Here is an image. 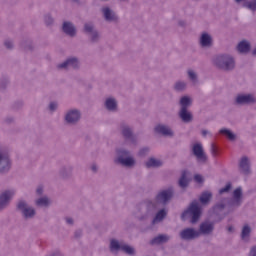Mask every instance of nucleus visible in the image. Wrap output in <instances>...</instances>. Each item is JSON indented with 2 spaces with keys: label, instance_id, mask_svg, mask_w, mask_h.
I'll return each mask as SVG.
<instances>
[{
  "label": "nucleus",
  "instance_id": "nucleus-62",
  "mask_svg": "<svg viewBox=\"0 0 256 256\" xmlns=\"http://www.w3.org/2000/svg\"><path fill=\"white\" fill-rule=\"evenodd\" d=\"M252 54L256 55V47L253 49Z\"/></svg>",
  "mask_w": 256,
  "mask_h": 256
},
{
  "label": "nucleus",
  "instance_id": "nucleus-40",
  "mask_svg": "<svg viewBox=\"0 0 256 256\" xmlns=\"http://www.w3.org/2000/svg\"><path fill=\"white\" fill-rule=\"evenodd\" d=\"M123 253H126V255H135V248L132 246H129V244H126L125 242L122 244V250Z\"/></svg>",
  "mask_w": 256,
  "mask_h": 256
},
{
  "label": "nucleus",
  "instance_id": "nucleus-4",
  "mask_svg": "<svg viewBox=\"0 0 256 256\" xmlns=\"http://www.w3.org/2000/svg\"><path fill=\"white\" fill-rule=\"evenodd\" d=\"M213 65L221 71H233L235 69V58L231 54H219L214 56Z\"/></svg>",
  "mask_w": 256,
  "mask_h": 256
},
{
  "label": "nucleus",
  "instance_id": "nucleus-55",
  "mask_svg": "<svg viewBox=\"0 0 256 256\" xmlns=\"http://www.w3.org/2000/svg\"><path fill=\"white\" fill-rule=\"evenodd\" d=\"M65 221H66L67 225H73L75 223V221L71 217H66Z\"/></svg>",
  "mask_w": 256,
  "mask_h": 256
},
{
  "label": "nucleus",
  "instance_id": "nucleus-54",
  "mask_svg": "<svg viewBox=\"0 0 256 256\" xmlns=\"http://www.w3.org/2000/svg\"><path fill=\"white\" fill-rule=\"evenodd\" d=\"M248 256H256V245L250 248Z\"/></svg>",
  "mask_w": 256,
  "mask_h": 256
},
{
  "label": "nucleus",
  "instance_id": "nucleus-6",
  "mask_svg": "<svg viewBox=\"0 0 256 256\" xmlns=\"http://www.w3.org/2000/svg\"><path fill=\"white\" fill-rule=\"evenodd\" d=\"M119 130L124 141L130 143V145H137L139 143L137 135L133 132V126L129 125V123L125 121L120 122Z\"/></svg>",
  "mask_w": 256,
  "mask_h": 256
},
{
  "label": "nucleus",
  "instance_id": "nucleus-41",
  "mask_svg": "<svg viewBox=\"0 0 256 256\" xmlns=\"http://www.w3.org/2000/svg\"><path fill=\"white\" fill-rule=\"evenodd\" d=\"M44 23L46 27H53V23H55V19L50 13L44 15Z\"/></svg>",
  "mask_w": 256,
  "mask_h": 256
},
{
  "label": "nucleus",
  "instance_id": "nucleus-60",
  "mask_svg": "<svg viewBox=\"0 0 256 256\" xmlns=\"http://www.w3.org/2000/svg\"><path fill=\"white\" fill-rule=\"evenodd\" d=\"M227 231L228 233H233V231H235V228L233 226H228Z\"/></svg>",
  "mask_w": 256,
  "mask_h": 256
},
{
  "label": "nucleus",
  "instance_id": "nucleus-14",
  "mask_svg": "<svg viewBox=\"0 0 256 256\" xmlns=\"http://www.w3.org/2000/svg\"><path fill=\"white\" fill-rule=\"evenodd\" d=\"M213 231H215V224L213 222H202L199 226V229L197 230L198 237H200L201 235H211Z\"/></svg>",
  "mask_w": 256,
  "mask_h": 256
},
{
  "label": "nucleus",
  "instance_id": "nucleus-51",
  "mask_svg": "<svg viewBox=\"0 0 256 256\" xmlns=\"http://www.w3.org/2000/svg\"><path fill=\"white\" fill-rule=\"evenodd\" d=\"M211 153L214 157H217L218 155V150H217V146H215V144H211Z\"/></svg>",
  "mask_w": 256,
  "mask_h": 256
},
{
  "label": "nucleus",
  "instance_id": "nucleus-1",
  "mask_svg": "<svg viewBox=\"0 0 256 256\" xmlns=\"http://www.w3.org/2000/svg\"><path fill=\"white\" fill-rule=\"evenodd\" d=\"M174 195L175 190L171 187L159 191L154 200L147 199L140 202L133 211V217L140 223H147V221H151L158 209L166 207V205L171 203V199H173Z\"/></svg>",
  "mask_w": 256,
  "mask_h": 256
},
{
  "label": "nucleus",
  "instance_id": "nucleus-10",
  "mask_svg": "<svg viewBox=\"0 0 256 256\" xmlns=\"http://www.w3.org/2000/svg\"><path fill=\"white\" fill-rule=\"evenodd\" d=\"M81 111L77 108H70L64 114L66 125H77L81 121Z\"/></svg>",
  "mask_w": 256,
  "mask_h": 256
},
{
  "label": "nucleus",
  "instance_id": "nucleus-27",
  "mask_svg": "<svg viewBox=\"0 0 256 256\" xmlns=\"http://www.w3.org/2000/svg\"><path fill=\"white\" fill-rule=\"evenodd\" d=\"M171 240V236L167 234H160L156 237H154L151 240V245H163V243H168Z\"/></svg>",
  "mask_w": 256,
  "mask_h": 256
},
{
  "label": "nucleus",
  "instance_id": "nucleus-13",
  "mask_svg": "<svg viewBox=\"0 0 256 256\" xmlns=\"http://www.w3.org/2000/svg\"><path fill=\"white\" fill-rule=\"evenodd\" d=\"M179 237L182 241H195L199 239V232L193 227H187L180 231Z\"/></svg>",
  "mask_w": 256,
  "mask_h": 256
},
{
  "label": "nucleus",
  "instance_id": "nucleus-21",
  "mask_svg": "<svg viewBox=\"0 0 256 256\" xmlns=\"http://www.w3.org/2000/svg\"><path fill=\"white\" fill-rule=\"evenodd\" d=\"M240 173L243 175H251V163L249 162V157L244 156L239 162Z\"/></svg>",
  "mask_w": 256,
  "mask_h": 256
},
{
  "label": "nucleus",
  "instance_id": "nucleus-26",
  "mask_svg": "<svg viewBox=\"0 0 256 256\" xmlns=\"http://www.w3.org/2000/svg\"><path fill=\"white\" fill-rule=\"evenodd\" d=\"M123 243V241L119 242V240L112 238L109 244L110 253H119L123 248Z\"/></svg>",
  "mask_w": 256,
  "mask_h": 256
},
{
  "label": "nucleus",
  "instance_id": "nucleus-15",
  "mask_svg": "<svg viewBox=\"0 0 256 256\" xmlns=\"http://www.w3.org/2000/svg\"><path fill=\"white\" fill-rule=\"evenodd\" d=\"M243 189L241 187H238L234 190L232 198H230V203L233 206V208L239 209V206L243 203Z\"/></svg>",
  "mask_w": 256,
  "mask_h": 256
},
{
  "label": "nucleus",
  "instance_id": "nucleus-24",
  "mask_svg": "<svg viewBox=\"0 0 256 256\" xmlns=\"http://www.w3.org/2000/svg\"><path fill=\"white\" fill-rule=\"evenodd\" d=\"M178 117L183 123H191L193 121V114L186 108H180Z\"/></svg>",
  "mask_w": 256,
  "mask_h": 256
},
{
  "label": "nucleus",
  "instance_id": "nucleus-45",
  "mask_svg": "<svg viewBox=\"0 0 256 256\" xmlns=\"http://www.w3.org/2000/svg\"><path fill=\"white\" fill-rule=\"evenodd\" d=\"M151 148L149 147H143L140 148V150L138 151V157H147V154L150 153Z\"/></svg>",
  "mask_w": 256,
  "mask_h": 256
},
{
  "label": "nucleus",
  "instance_id": "nucleus-48",
  "mask_svg": "<svg viewBox=\"0 0 256 256\" xmlns=\"http://www.w3.org/2000/svg\"><path fill=\"white\" fill-rule=\"evenodd\" d=\"M7 85H9V80L7 78H4L0 81V89H7Z\"/></svg>",
  "mask_w": 256,
  "mask_h": 256
},
{
  "label": "nucleus",
  "instance_id": "nucleus-39",
  "mask_svg": "<svg viewBox=\"0 0 256 256\" xmlns=\"http://www.w3.org/2000/svg\"><path fill=\"white\" fill-rule=\"evenodd\" d=\"M95 31L97 30L95 29V24L93 22H86L84 24V33H86V35H90Z\"/></svg>",
  "mask_w": 256,
  "mask_h": 256
},
{
  "label": "nucleus",
  "instance_id": "nucleus-56",
  "mask_svg": "<svg viewBox=\"0 0 256 256\" xmlns=\"http://www.w3.org/2000/svg\"><path fill=\"white\" fill-rule=\"evenodd\" d=\"M36 194L41 196L43 195V186H38L36 189Z\"/></svg>",
  "mask_w": 256,
  "mask_h": 256
},
{
  "label": "nucleus",
  "instance_id": "nucleus-36",
  "mask_svg": "<svg viewBox=\"0 0 256 256\" xmlns=\"http://www.w3.org/2000/svg\"><path fill=\"white\" fill-rule=\"evenodd\" d=\"M213 197V194L211 192H203L199 198V201L202 205H207L209 201H211V198Z\"/></svg>",
  "mask_w": 256,
  "mask_h": 256
},
{
  "label": "nucleus",
  "instance_id": "nucleus-32",
  "mask_svg": "<svg viewBox=\"0 0 256 256\" xmlns=\"http://www.w3.org/2000/svg\"><path fill=\"white\" fill-rule=\"evenodd\" d=\"M250 237H251V226L246 224L242 228L241 239H242V241H245V243H249Z\"/></svg>",
  "mask_w": 256,
  "mask_h": 256
},
{
  "label": "nucleus",
  "instance_id": "nucleus-37",
  "mask_svg": "<svg viewBox=\"0 0 256 256\" xmlns=\"http://www.w3.org/2000/svg\"><path fill=\"white\" fill-rule=\"evenodd\" d=\"M180 109H187L188 107H191V98L189 96H183L180 98Z\"/></svg>",
  "mask_w": 256,
  "mask_h": 256
},
{
  "label": "nucleus",
  "instance_id": "nucleus-30",
  "mask_svg": "<svg viewBox=\"0 0 256 256\" xmlns=\"http://www.w3.org/2000/svg\"><path fill=\"white\" fill-rule=\"evenodd\" d=\"M237 51H239V53H249V51H251V43L247 40H242L237 45Z\"/></svg>",
  "mask_w": 256,
  "mask_h": 256
},
{
  "label": "nucleus",
  "instance_id": "nucleus-35",
  "mask_svg": "<svg viewBox=\"0 0 256 256\" xmlns=\"http://www.w3.org/2000/svg\"><path fill=\"white\" fill-rule=\"evenodd\" d=\"M187 75H188L189 81H191L193 85H197V83H199V75H197V72H195V70L188 69Z\"/></svg>",
  "mask_w": 256,
  "mask_h": 256
},
{
  "label": "nucleus",
  "instance_id": "nucleus-16",
  "mask_svg": "<svg viewBox=\"0 0 256 256\" xmlns=\"http://www.w3.org/2000/svg\"><path fill=\"white\" fill-rule=\"evenodd\" d=\"M199 45L202 49H210L213 47V37L207 32H203L199 38Z\"/></svg>",
  "mask_w": 256,
  "mask_h": 256
},
{
  "label": "nucleus",
  "instance_id": "nucleus-25",
  "mask_svg": "<svg viewBox=\"0 0 256 256\" xmlns=\"http://www.w3.org/2000/svg\"><path fill=\"white\" fill-rule=\"evenodd\" d=\"M145 167L146 169H159V167H163V161L155 157H150L148 161L145 162Z\"/></svg>",
  "mask_w": 256,
  "mask_h": 256
},
{
  "label": "nucleus",
  "instance_id": "nucleus-19",
  "mask_svg": "<svg viewBox=\"0 0 256 256\" xmlns=\"http://www.w3.org/2000/svg\"><path fill=\"white\" fill-rule=\"evenodd\" d=\"M192 152L200 163H205L207 161V155H205L201 144H195L192 148Z\"/></svg>",
  "mask_w": 256,
  "mask_h": 256
},
{
  "label": "nucleus",
  "instance_id": "nucleus-38",
  "mask_svg": "<svg viewBox=\"0 0 256 256\" xmlns=\"http://www.w3.org/2000/svg\"><path fill=\"white\" fill-rule=\"evenodd\" d=\"M178 185L182 189H185V187H187V185H189V180H187V172H185V171L182 172L181 177L178 182Z\"/></svg>",
  "mask_w": 256,
  "mask_h": 256
},
{
  "label": "nucleus",
  "instance_id": "nucleus-47",
  "mask_svg": "<svg viewBox=\"0 0 256 256\" xmlns=\"http://www.w3.org/2000/svg\"><path fill=\"white\" fill-rule=\"evenodd\" d=\"M4 47L11 51L13 47H15V44L13 43V40L7 39L4 41Z\"/></svg>",
  "mask_w": 256,
  "mask_h": 256
},
{
  "label": "nucleus",
  "instance_id": "nucleus-28",
  "mask_svg": "<svg viewBox=\"0 0 256 256\" xmlns=\"http://www.w3.org/2000/svg\"><path fill=\"white\" fill-rule=\"evenodd\" d=\"M59 175L62 179H70L71 175H73V166H63L59 171Z\"/></svg>",
  "mask_w": 256,
  "mask_h": 256
},
{
  "label": "nucleus",
  "instance_id": "nucleus-17",
  "mask_svg": "<svg viewBox=\"0 0 256 256\" xmlns=\"http://www.w3.org/2000/svg\"><path fill=\"white\" fill-rule=\"evenodd\" d=\"M62 31L68 37H75L77 35V28L71 21H64L62 24Z\"/></svg>",
  "mask_w": 256,
  "mask_h": 256
},
{
  "label": "nucleus",
  "instance_id": "nucleus-34",
  "mask_svg": "<svg viewBox=\"0 0 256 256\" xmlns=\"http://www.w3.org/2000/svg\"><path fill=\"white\" fill-rule=\"evenodd\" d=\"M220 135H224L225 137H227V139H229V141H235V139H237V135H235V133H233V131L227 129V128H222L219 131Z\"/></svg>",
  "mask_w": 256,
  "mask_h": 256
},
{
  "label": "nucleus",
  "instance_id": "nucleus-52",
  "mask_svg": "<svg viewBox=\"0 0 256 256\" xmlns=\"http://www.w3.org/2000/svg\"><path fill=\"white\" fill-rule=\"evenodd\" d=\"M194 180L196 181V183H203V176L199 175V174H196L194 176Z\"/></svg>",
  "mask_w": 256,
  "mask_h": 256
},
{
  "label": "nucleus",
  "instance_id": "nucleus-43",
  "mask_svg": "<svg viewBox=\"0 0 256 256\" xmlns=\"http://www.w3.org/2000/svg\"><path fill=\"white\" fill-rule=\"evenodd\" d=\"M21 47L25 51H32L33 50V42H31V40H25L21 43Z\"/></svg>",
  "mask_w": 256,
  "mask_h": 256
},
{
  "label": "nucleus",
  "instance_id": "nucleus-11",
  "mask_svg": "<svg viewBox=\"0 0 256 256\" xmlns=\"http://www.w3.org/2000/svg\"><path fill=\"white\" fill-rule=\"evenodd\" d=\"M11 171V158L9 154L0 146V175H5Z\"/></svg>",
  "mask_w": 256,
  "mask_h": 256
},
{
  "label": "nucleus",
  "instance_id": "nucleus-46",
  "mask_svg": "<svg viewBox=\"0 0 256 256\" xmlns=\"http://www.w3.org/2000/svg\"><path fill=\"white\" fill-rule=\"evenodd\" d=\"M58 107H59V104L57 102H50L48 105V111H50V113H55Z\"/></svg>",
  "mask_w": 256,
  "mask_h": 256
},
{
  "label": "nucleus",
  "instance_id": "nucleus-22",
  "mask_svg": "<svg viewBox=\"0 0 256 256\" xmlns=\"http://www.w3.org/2000/svg\"><path fill=\"white\" fill-rule=\"evenodd\" d=\"M167 213L168 211L165 207L161 209L159 208L152 216V218H150L152 219V225H157V223H161L165 219V217H167Z\"/></svg>",
  "mask_w": 256,
  "mask_h": 256
},
{
  "label": "nucleus",
  "instance_id": "nucleus-57",
  "mask_svg": "<svg viewBox=\"0 0 256 256\" xmlns=\"http://www.w3.org/2000/svg\"><path fill=\"white\" fill-rule=\"evenodd\" d=\"M72 3H75L76 5H85V1L82 0H72Z\"/></svg>",
  "mask_w": 256,
  "mask_h": 256
},
{
  "label": "nucleus",
  "instance_id": "nucleus-31",
  "mask_svg": "<svg viewBox=\"0 0 256 256\" xmlns=\"http://www.w3.org/2000/svg\"><path fill=\"white\" fill-rule=\"evenodd\" d=\"M34 204L36 205V207H49L51 205V199H49V197L47 196H43V197L37 198L34 201Z\"/></svg>",
  "mask_w": 256,
  "mask_h": 256
},
{
  "label": "nucleus",
  "instance_id": "nucleus-53",
  "mask_svg": "<svg viewBox=\"0 0 256 256\" xmlns=\"http://www.w3.org/2000/svg\"><path fill=\"white\" fill-rule=\"evenodd\" d=\"M90 169H91L92 173H97V171H99V166H97V164L93 163L90 166Z\"/></svg>",
  "mask_w": 256,
  "mask_h": 256
},
{
  "label": "nucleus",
  "instance_id": "nucleus-20",
  "mask_svg": "<svg viewBox=\"0 0 256 256\" xmlns=\"http://www.w3.org/2000/svg\"><path fill=\"white\" fill-rule=\"evenodd\" d=\"M15 195L14 191L7 190L0 195V211H3L7 205H9V201Z\"/></svg>",
  "mask_w": 256,
  "mask_h": 256
},
{
  "label": "nucleus",
  "instance_id": "nucleus-12",
  "mask_svg": "<svg viewBox=\"0 0 256 256\" xmlns=\"http://www.w3.org/2000/svg\"><path fill=\"white\" fill-rule=\"evenodd\" d=\"M100 11L104 21L107 23H119V15L111 7L103 6Z\"/></svg>",
  "mask_w": 256,
  "mask_h": 256
},
{
  "label": "nucleus",
  "instance_id": "nucleus-9",
  "mask_svg": "<svg viewBox=\"0 0 256 256\" xmlns=\"http://www.w3.org/2000/svg\"><path fill=\"white\" fill-rule=\"evenodd\" d=\"M80 67L81 61L75 56H70L64 62L57 64L56 69L58 71H69V69L77 70Z\"/></svg>",
  "mask_w": 256,
  "mask_h": 256
},
{
  "label": "nucleus",
  "instance_id": "nucleus-18",
  "mask_svg": "<svg viewBox=\"0 0 256 256\" xmlns=\"http://www.w3.org/2000/svg\"><path fill=\"white\" fill-rule=\"evenodd\" d=\"M154 131L158 133L159 135H163L164 137H174L175 132H173V129H171L168 125L165 124H158Z\"/></svg>",
  "mask_w": 256,
  "mask_h": 256
},
{
  "label": "nucleus",
  "instance_id": "nucleus-29",
  "mask_svg": "<svg viewBox=\"0 0 256 256\" xmlns=\"http://www.w3.org/2000/svg\"><path fill=\"white\" fill-rule=\"evenodd\" d=\"M244 1V2H243ZM235 3H243L242 6L252 13H256V0L245 1V0H235Z\"/></svg>",
  "mask_w": 256,
  "mask_h": 256
},
{
  "label": "nucleus",
  "instance_id": "nucleus-5",
  "mask_svg": "<svg viewBox=\"0 0 256 256\" xmlns=\"http://www.w3.org/2000/svg\"><path fill=\"white\" fill-rule=\"evenodd\" d=\"M16 211L20 213L24 221H31L34 217H37V210L35 207L24 199L18 200L16 204Z\"/></svg>",
  "mask_w": 256,
  "mask_h": 256
},
{
  "label": "nucleus",
  "instance_id": "nucleus-23",
  "mask_svg": "<svg viewBox=\"0 0 256 256\" xmlns=\"http://www.w3.org/2000/svg\"><path fill=\"white\" fill-rule=\"evenodd\" d=\"M104 107L110 113H117L119 109V105L117 104V100L115 98H107L104 103Z\"/></svg>",
  "mask_w": 256,
  "mask_h": 256
},
{
  "label": "nucleus",
  "instance_id": "nucleus-61",
  "mask_svg": "<svg viewBox=\"0 0 256 256\" xmlns=\"http://www.w3.org/2000/svg\"><path fill=\"white\" fill-rule=\"evenodd\" d=\"M179 27H185L186 23L183 20L178 21Z\"/></svg>",
  "mask_w": 256,
  "mask_h": 256
},
{
  "label": "nucleus",
  "instance_id": "nucleus-58",
  "mask_svg": "<svg viewBox=\"0 0 256 256\" xmlns=\"http://www.w3.org/2000/svg\"><path fill=\"white\" fill-rule=\"evenodd\" d=\"M202 137H207V135H211V132H209L208 130H202Z\"/></svg>",
  "mask_w": 256,
  "mask_h": 256
},
{
  "label": "nucleus",
  "instance_id": "nucleus-7",
  "mask_svg": "<svg viewBox=\"0 0 256 256\" xmlns=\"http://www.w3.org/2000/svg\"><path fill=\"white\" fill-rule=\"evenodd\" d=\"M236 107H251L256 105V96L251 93H238L233 100Z\"/></svg>",
  "mask_w": 256,
  "mask_h": 256
},
{
  "label": "nucleus",
  "instance_id": "nucleus-44",
  "mask_svg": "<svg viewBox=\"0 0 256 256\" xmlns=\"http://www.w3.org/2000/svg\"><path fill=\"white\" fill-rule=\"evenodd\" d=\"M232 187H233V185L231 184V182H228L224 188H221L219 190V196L218 197H221V195H223V193H229L231 191Z\"/></svg>",
  "mask_w": 256,
  "mask_h": 256
},
{
  "label": "nucleus",
  "instance_id": "nucleus-42",
  "mask_svg": "<svg viewBox=\"0 0 256 256\" xmlns=\"http://www.w3.org/2000/svg\"><path fill=\"white\" fill-rule=\"evenodd\" d=\"M90 37V41L91 43H99V39H100V35H99V31L95 30L94 32L88 34Z\"/></svg>",
  "mask_w": 256,
  "mask_h": 256
},
{
  "label": "nucleus",
  "instance_id": "nucleus-8",
  "mask_svg": "<svg viewBox=\"0 0 256 256\" xmlns=\"http://www.w3.org/2000/svg\"><path fill=\"white\" fill-rule=\"evenodd\" d=\"M187 217H191V223H197L201 218V207H199V202L196 200L192 201L188 209L181 215V219L183 220Z\"/></svg>",
  "mask_w": 256,
  "mask_h": 256
},
{
  "label": "nucleus",
  "instance_id": "nucleus-33",
  "mask_svg": "<svg viewBox=\"0 0 256 256\" xmlns=\"http://www.w3.org/2000/svg\"><path fill=\"white\" fill-rule=\"evenodd\" d=\"M173 89L176 91V93H183V91H187V82L178 80L174 83Z\"/></svg>",
  "mask_w": 256,
  "mask_h": 256
},
{
  "label": "nucleus",
  "instance_id": "nucleus-49",
  "mask_svg": "<svg viewBox=\"0 0 256 256\" xmlns=\"http://www.w3.org/2000/svg\"><path fill=\"white\" fill-rule=\"evenodd\" d=\"M74 237L75 239H81V237H83V230L82 229L76 230L74 233Z\"/></svg>",
  "mask_w": 256,
  "mask_h": 256
},
{
  "label": "nucleus",
  "instance_id": "nucleus-3",
  "mask_svg": "<svg viewBox=\"0 0 256 256\" xmlns=\"http://www.w3.org/2000/svg\"><path fill=\"white\" fill-rule=\"evenodd\" d=\"M114 163L116 165H121V167H127L128 169H131L134 165H136L137 162L135 161V157H133V154H131L129 149L117 148Z\"/></svg>",
  "mask_w": 256,
  "mask_h": 256
},
{
  "label": "nucleus",
  "instance_id": "nucleus-50",
  "mask_svg": "<svg viewBox=\"0 0 256 256\" xmlns=\"http://www.w3.org/2000/svg\"><path fill=\"white\" fill-rule=\"evenodd\" d=\"M4 122L7 123L8 125H10V123H14V122H15V117H13V116H7V117L4 119Z\"/></svg>",
  "mask_w": 256,
  "mask_h": 256
},
{
  "label": "nucleus",
  "instance_id": "nucleus-59",
  "mask_svg": "<svg viewBox=\"0 0 256 256\" xmlns=\"http://www.w3.org/2000/svg\"><path fill=\"white\" fill-rule=\"evenodd\" d=\"M14 107H15V109H19V108L23 107V102H17Z\"/></svg>",
  "mask_w": 256,
  "mask_h": 256
},
{
  "label": "nucleus",
  "instance_id": "nucleus-2",
  "mask_svg": "<svg viewBox=\"0 0 256 256\" xmlns=\"http://www.w3.org/2000/svg\"><path fill=\"white\" fill-rule=\"evenodd\" d=\"M230 202L231 198L229 197H218V201L212 207V213L219 221H223L227 215L234 213L235 209Z\"/></svg>",
  "mask_w": 256,
  "mask_h": 256
}]
</instances>
